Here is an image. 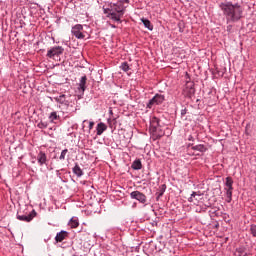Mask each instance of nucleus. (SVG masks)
I'll return each mask as SVG.
<instances>
[{
    "instance_id": "1",
    "label": "nucleus",
    "mask_w": 256,
    "mask_h": 256,
    "mask_svg": "<svg viewBox=\"0 0 256 256\" xmlns=\"http://www.w3.org/2000/svg\"><path fill=\"white\" fill-rule=\"evenodd\" d=\"M219 7L226 19V23H237L243 17V6L239 3L222 2Z\"/></svg>"
},
{
    "instance_id": "4",
    "label": "nucleus",
    "mask_w": 256,
    "mask_h": 256,
    "mask_svg": "<svg viewBox=\"0 0 256 256\" xmlns=\"http://www.w3.org/2000/svg\"><path fill=\"white\" fill-rule=\"evenodd\" d=\"M71 33L76 37V39H83L85 37V30H83V25L81 24L73 26Z\"/></svg>"
},
{
    "instance_id": "27",
    "label": "nucleus",
    "mask_w": 256,
    "mask_h": 256,
    "mask_svg": "<svg viewBox=\"0 0 256 256\" xmlns=\"http://www.w3.org/2000/svg\"><path fill=\"white\" fill-rule=\"evenodd\" d=\"M250 231H251L253 237H256V225H251Z\"/></svg>"
},
{
    "instance_id": "22",
    "label": "nucleus",
    "mask_w": 256,
    "mask_h": 256,
    "mask_svg": "<svg viewBox=\"0 0 256 256\" xmlns=\"http://www.w3.org/2000/svg\"><path fill=\"white\" fill-rule=\"evenodd\" d=\"M69 226L72 229H77V227H79V220L77 218H72L69 222Z\"/></svg>"
},
{
    "instance_id": "10",
    "label": "nucleus",
    "mask_w": 256,
    "mask_h": 256,
    "mask_svg": "<svg viewBox=\"0 0 256 256\" xmlns=\"http://www.w3.org/2000/svg\"><path fill=\"white\" fill-rule=\"evenodd\" d=\"M104 14L107 15L109 19H112V21L119 22V16H117V13L113 12V9L111 7L104 9Z\"/></svg>"
},
{
    "instance_id": "5",
    "label": "nucleus",
    "mask_w": 256,
    "mask_h": 256,
    "mask_svg": "<svg viewBox=\"0 0 256 256\" xmlns=\"http://www.w3.org/2000/svg\"><path fill=\"white\" fill-rule=\"evenodd\" d=\"M63 51H65L63 47L54 46L47 51V57H49V59H53V57H59V55H63Z\"/></svg>"
},
{
    "instance_id": "28",
    "label": "nucleus",
    "mask_w": 256,
    "mask_h": 256,
    "mask_svg": "<svg viewBox=\"0 0 256 256\" xmlns=\"http://www.w3.org/2000/svg\"><path fill=\"white\" fill-rule=\"evenodd\" d=\"M38 127H39V129H45V128H47V124L40 122V123H38Z\"/></svg>"
},
{
    "instance_id": "32",
    "label": "nucleus",
    "mask_w": 256,
    "mask_h": 256,
    "mask_svg": "<svg viewBox=\"0 0 256 256\" xmlns=\"http://www.w3.org/2000/svg\"><path fill=\"white\" fill-rule=\"evenodd\" d=\"M192 140H193V137L190 136L189 141H192Z\"/></svg>"
},
{
    "instance_id": "11",
    "label": "nucleus",
    "mask_w": 256,
    "mask_h": 256,
    "mask_svg": "<svg viewBox=\"0 0 256 256\" xmlns=\"http://www.w3.org/2000/svg\"><path fill=\"white\" fill-rule=\"evenodd\" d=\"M69 233L67 231H61L59 233H57L56 237H55V241L56 243H61L63 241H65V239H67Z\"/></svg>"
},
{
    "instance_id": "13",
    "label": "nucleus",
    "mask_w": 256,
    "mask_h": 256,
    "mask_svg": "<svg viewBox=\"0 0 256 256\" xmlns=\"http://www.w3.org/2000/svg\"><path fill=\"white\" fill-rule=\"evenodd\" d=\"M86 85H87V76H82L78 84L79 91H82V93H85V89H87Z\"/></svg>"
},
{
    "instance_id": "23",
    "label": "nucleus",
    "mask_w": 256,
    "mask_h": 256,
    "mask_svg": "<svg viewBox=\"0 0 256 256\" xmlns=\"http://www.w3.org/2000/svg\"><path fill=\"white\" fill-rule=\"evenodd\" d=\"M55 99V101H57V103H61V105H67V101L65 100V95L63 94V95H60V96H58V97H55L54 98Z\"/></svg>"
},
{
    "instance_id": "14",
    "label": "nucleus",
    "mask_w": 256,
    "mask_h": 256,
    "mask_svg": "<svg viewBox=\"0 0 256 256\" xmlns=\"http://www.w3.org/2000/svg\"><path fill=\"white\" fill-rule=\"evenodd\" d=\"M161 127L160 120L157 117H153L150 121V131Z\"/></svg>"
},
{
    "instance_id": "9",
    "label": "nucleus",
    "mask_w": 256,
    "mask_h": 256,
    "mask_svg": "<svg viewBox=\"0 0 256 256\" xmlns=\"http://www.w3.org/2000/svg\"><path fill=\"white\" fill-rule=\"evenodd\" d=\"M201 199H203V195H201V193L193 192L191 196L188 198V201L189 203H194V205H197V203H199Z\"/></svg>"
},
{
    "instance_id": "25",
    "label": "nucleus",
    "mask_w": 256,
    "mask_h": 256,
    "mask_svg": "<svg viewBox=\"0 0 256 256\" xmlns=\"http://www.w3.org/2000/svg\"><path fill=\"white\" fill-rule=\"evenodd\" d=\"M120 68L122 69V71H125V72L129 71V69H130L129 64L127 62H123L121 64Z\"/></svg>"
},
{
    "instance_id": "26",
    "label": "nucleus",
    "mask_w": 256,
    "mask_h": 256,
    "mask_svg": "<svg viewBox=\"0 0 256 256\" xmlns=\"http://www.w3.org/2000/svg\"><path fill=\"white\" fill-rule=\"evenodd\" d=\"M67 153H69V150L67 149H64L62 152H61V155L59 157L60 161H65V156L67 155Z\"/></svg>"
},
{
    "instance_id": "21",
    "label": "nucleus",
    "mask_w": 256,
    "mask_h": 256,
    "mask_svg": "<svg viewBox=\"0 0 256 256\" xmlns=\"http://www.w3.org/2000/svg\"><path fill=\"white\" fill-rule=\"evenodd\" d=\"M73 173L74 175H77V177L83 176V170H81V167H79V165H75V167L73 168Z\"/></svg>"
},
{
    "instance_id": "20",
    "label": "nucleus",
    "mask_w": 256,
    "mask_h": 256,
    "mask_svg": "<svg viewBox=\"0 0 256 256\" xmlns=\"http://www.w3.org/2000/svg\"><path fill=\"white\" fill-rule=\"evenodd\" d=\"M142 23L144 27H146V29H148L149 31H153V24H151V21H149L148 19L142 18Z\"/></svg>"
},
{
    "instance_id": "16",
    "label": "nucleus",
    "mask_w": 256,
    "mask_h": 256,
    "mask_svg": "<svg viewBox=\"0 0 256 256\" xmlns=\"http://www.w3.org/2000/svg\"><path fill=\"white\" fill-rule=\"evenodd\" d=\"M132 169L135 171H139L143 169V164H141V160L137 159L132 163Z\"/></svg>"
},
{
    "instance_id": "15",
    "label": "nucleus",
    "mask_w": 256,
    "mask_h": 256,
    "mask_svg": "<svg viewBox=\"0 0 256 256\" xmlns=\"http://www.w3.org/2000/svg\"><path fill=\"white\" fill-rule=\"evenodd\" d=\"M96 131H97V135H103V132L107 131V125H105V123L103 122H100L97 125Z\"/></svg>"
},
{
    "instance_id": "2",
    "label": "nucleus",
    "mask_w": 256,
    "mask_h": 256,
    "mask_svg": "<svg viewBox=\"0 0 256 256\" xmlns=\"http://www.w3.org/2000/svg\"><path fill=\"white\" fill-rule=\"evenodd\" d=\"M226 197H227V202L231 203L233 200V179L231 177L226 178Z\"/></svg>"
},
{
    "instance_id": "19",
    "label": "nucleus",
    "mask_w": 256,
    "mask_h": 256,
    "mask_svg": "<svg viewBox=\"0 0 256 256\" xmlns=\"http://www.w3.org/2000/svg\"><path fill=\"white\" fill-rule=\"evenodd\" d=\"M193 151H199L200 153H205L207 151V148L203 144H199L192 147Z\"/></svg>"
},
{
    "instance_id": "12",
    "label": "nucleus",
    "mask_w": 256,
    "mask_h": 256,
    "mask_svg": "<svg viewBox=\"0 0 256 256\" xmlns=\"http://www.w3.org/2000/svg\"><path fill=\"white\" fill-rule=\"evenodd\" d=\"M37 161L40 166L47 164V154L45 152H39L37 155Z\"/></svg>"
},
{
    "instance_id": "7",
    "label": "nucleus",
    "mask_w": 256,
    "mask_h": 256,
    "mask_svg": "<svg viewBox=\"0 0 256 256\" xmlns=\"http://www.w3.org/2000/svg\"><path fill=\"white\" fill-rule=\"evenodd\" d=\"M131 199H136L139 203H147V196L140 191H133L130 193Z\"/></svg>"
},
{
    "instance_id": "31",
    "label": "nucleus",
    "mask_w": 256,
    "mask_h": 256,
    "mask_svg": "<svg viewBox=\"0 0 256 256\" xmlns=\"http://www.w3.org/2000/svg\"><path fill=\"white\" fill-rule=\"evenodd\" d=\"M162 195H163V192H161V193L158 195V197H162Z\"/></svg>"
},
{
    "instance_id": "3",
    "label": "nucleus",
    "mask_w": 256,
    "mask_h": 256,
    "mask_svg": "<svg viewBox=\"0 0 256 256\" xmlns=\"http://www.w3.org/2000/svg\"><path fill=\"white\" fill-rule=\"evenodd\" d=\"M111 8L112 13H116V17H119V21H121V18L125 15V6L123 5V2L113 4Z\"/></svg>"
},
{
    "instance_id": "29",
    "label": "nucleus",
    "mask_w": 256,
    "mask_h": 256,
    "mask_svg": "<svg viewBox=\"0 0 256 256\" xmlns=\"http://www.w3.org/2000/svg\"><path fill=\"white\" fill-rule=\"evenodd\" d=\"M95 127V122H89V130L93 129Z\"/></svg>"
},
{
    "instance_id": "24",
    "label": "nucleus",
    "mask_w": 256,
    "mask_h": 256,
    "mask_svg": "<svg viewBox=\"0 0 256 256\" xmlns=\"http://www.w3.org/2000/svg\"><path fill=\"white\" fill-rule=\"evenodd\" d=\"M49 119L53 123V121H57V119H59V115H57V112H52L49 116Z\"/></svg>"
},
{
    "instance_id": "18",
    "label": "nucleus",
    "mask_w": 256,
    "mask_h": 256,
    "mask_svg": "<svg viewBox=\"0 0 256 256\" xmlns=\"http://www.w3.org/2000/svg\"><path fill=\"white\" fill-rule=\"evenodd\" d=\"M234 255L235 256H249V254L247 253V251H245V248H243V247L236 249Z\"/></svg>"
},
{
    "instance_id": "8",
    "label": "nucleus",
    "mask_w": 256,
    "mask_h": 256,
    "mask_svg": "<svg viewBox=\"0 0 256 256\" xmlns=\"http://www.w3.org/2000/svg\"><path fill=\"white\" fill-rule=\"evenodd\" d=\"M150 133L153 137V139H161L165 135V131H163V128L159 126L158 128H154V130H150Z\"/></svg>"
},
{
    "instance_id": "17",
    "label": "nucleus",
    "mask_w": 256,
    "mask_h": 256,
    "mask_svg": "<svg viewBox=\"0 0 256 256\" xmlns=\"http://www.w3.org/2000/svg\"><path fill=\"white\" fill-rule=\"evenodd\" d=\"M33 217H35L33 214H29L28 216H18L17 219H19V221H26V223H29L30 221H33Z\"/></svg>"
},
{
    "instance_id": "30",
    "label": "nucleus",
    "mask_w": 256,
    "mask_h": 256,
    "mask_svg": "<svg viewBox=\"0 0 256 256\" xmlns=\"http://www.w3.org/2000/svg\"><path fill=\"white\" fill-rule=\"evenodd\" d=\"M190 93H195V89L191 88Z\"/></svg>"
},
{
    "instance_id": "6",
    "label": "nucleus",
    "mask_w": 256,
    "mask_h": 256,
    "mask_svg": "<svg viewBox=\"0 0 256 256\" xmlns=\"http://www.w3.org/2000/svg\"><path fill=\"white\" fill-rule=\"evenodd\" d=\"M165 101V96L156 94L147 104L148 109H151L153 105H161Z\"/></svg>"
}]
</instances>
